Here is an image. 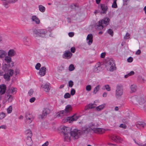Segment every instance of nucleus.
Here are the masks:
<instances>
[{"label":"nucleus","mask_w":146,"mask_h":146,"mask_svg":"<svg viewBox=\"0 0 146 146\" xmlns=\"http://www.w3.org/2000/svg\"><path fill=\"white\" fill-rule=\"evenodd\" d=\"M98 126L97 124L92 122L88 126L84 127V130L86 131V133L92 131L97 134H102L104 133L105 131V129L103 128H98Z\"/></svg>","instance_id":"obj_1"},{"label":"nucleus","mask_w":146,"mask_h":146,"mask_svg":"<svg viewBox=\"0 0 146 146\" xmlns=\"http://www.w3.org/2000/svg\"><path fill=\"white\" fill-rule=\"evenodd\" d=\"M130 101L135 104L142 105L144 104L145 99L143 95L133 96L130 98Z\"/></svg>","instance_id":"obj_2"},{"label":"nucleus","mask_w":146,"mask_h":146,"mask_svg":"<svg viewBox=\"0 0 146 146\" xmlns=\"http://www.w3.org/2000/svg\"><path fill=\"white\" fill-rule=\"evenodd\" d=\"M84 127L81 130H78L77 129H74L69 133L70 135L73 140H75L79 138L81 135L84 133H86V131L84 130Z\"/></svg>","instance_id":"obj_3"},{"label":"nucleus","mask_w":146,"mask_h":146,"mask_svg":"<svg viewBox=\"0 0 146 146\" xmlns=\"http://www.w3.org/2000/svg\"><path fill=\"white\" fill-rule=\"evenodd\" d=\"M72 110V107L70 105H67L64 110L58 112L56 115L57 117H59L64 116L68 115Z\"/></svg>","instance_id":"obj_4"},{"label":"nucleus","mask_w":146,"mask_h":146,"mask_svg":"<svg viewBox=\"0 0 146 146\" xmlns=\"http://www.w3.org/2000/svg\"><path fill=\"white\" fill-rule=\"evenodd\" d=\"M123 93V86L121 85H117L115 91V96L117 99H120L122 97Z\"/></svg>","instance_id":"obj_5"},{"label":"nucleus","mask_w":146,"mask_h":146,"mask_svg":"<svg viewBox=\"0 0 146 146\" xmlns=\"http://www.w3.org/2000/svg\"><path fill=\"white\" fill-rule=\"evenodd\" d=\"M47 31L46 30H35L34 31L33 33L36 37H44Z\"/></svg>","instance_id":"obj_6"},{"label":"nucleus","mask_w":146,"mask_h":146,"mask_svg":"<svg viewBox=\"0 0 146 146\" xmlns=\"http://www.w3.org/2000/svg\"><path fill=\"white\" fill-rule=\"evenodd\" d=\"M110 19L107 17L104 18L101 21H99V27H100V29H102L103 28L109 24Z\"/></svg>","instance_id":"obj_7"},{"label":"nucleus","mask_w":146,"mask_h":146,"mask_svg":"<svg viewBox=\"0 0 146 146\" xmlns=\"http://www.w3.org/2000/svg\"><path fill=\"white\" fill-rule=\"evenodd\" d=\"M106 67L108 70L112 72L115 69V64L112 60H110L107 62Z\"/></svg>","instance_id":"obj_8"},{"label":"nucleus","mask_w":146,"mask_h":146,"mask_svg":"<svg viewBox=\"0 0 146 146\" xmlns=\"http://www.w3.org/2000/svg\"><path fill=\"white\" fill-rule=\"evenodd\" d=\"M110 139L111 140L117 143H121L123 141V139L122 138L116 135H112L110 137Z\"/></svg>","instance_id":"obj_9"},{"label":"nucleus","mask_w":146,"mask_h":146,"mask_svg":"<svg viewBox=\"0 0 146 146\" xmlns=\"http://www.w3.org/2000/svg\"><path fill=\"white\" fill-rule=\"evenodd\" d=\"M59 129L63 133L64 135L69 133V128L65 126H60L59 128Z\"/></svg>","instance_id":"obj_10"},{"label":"nucleus","mask_w":146,"mask_h":146,"mask_svg":"<svg viewBox=\"0 0 146 146\" xmlns=\"http://www.w3.org/2000/svg\"><path fill=\"white\" fill-rule=\"evenodd\" d=\"M25 117L26 122L28 123H31L34 119L32 115L29 113H27L26 114Z\"/></svg>","instance_id":"obj_11"},{"label":"nucleus","mask_w":146,"mask_h":146,"mask_svg":"<svg viewBox=\"0 0 146 146\" xmlns=\"http://www.w3.org/2000/svg\"><path fill=\"white\" fill-rule=\"evenodd\" d=\"M100 8L101 14H105L107 13L108 9L107 5L105 4H101Z\"/></svg>","instance_id":"obj_12"},{"label":"nucleus","mask_w":146,"mask_h":146,"mask_svg":"<svg viewBox=\"0 0 146 146\" xmlns=\"http://www.w3.org/2000/svg\"><path fill=\"white\" fill-rule=\"evenodd\" d=\"M136 125L138 129H142L146 126V124L143 122L138 121L136 123Z\"/></svg>","instance_id":"obj_13"},{"label":"nucleus","mask_w":146,"mask_h":146,"mask_svg":"<svg viewBox=\"0 0 146 146\" xmlns=\"http://www.w3.org/2000/svg\"><path fill=\"white\" fill-rule=\"evenodd\" d=\"M50 84L49 83H46L45 84L41 85V87L46 92H48L50 90Z\"/></svg>","instance_id":"obj_14"},{"label":"nucleus","mask_w":146,"mask_h":146,"mask_svg":"<svg viewBox=\"0 0 146 146\" xmlns=\"http://www.w3.org/2000/svg\"><path fill=\"white\" fill-rule=\"evenodd\" d=\"M72 54L70 52L69 50H68L65 51L63 55V57L65 58L69 59L72 56Z\"/></svg>","instance_id":"obj_15"},{"label":"nucleus","mask_w":146,"mask_h":146,"mask_svg":"<svg viewBox=\"0 0 146 146\" xmlns=\"http://www.w3.org/2000/svg\"><path fill=\"white\" fill-rule=\"evenodd\" d=\"M16 54V52L15 49H9L7 52V55L11 57L14 56Z\"/></svg>","instance_id":"obj_16"},{"label":"nucleus","mask_w":146,"mask_h":146,"mask_svg":"<svg viewBox=\"0 0 146 146\" xmlns=\"http://www.w3.org/2000/svg\"><path fill=\"white\" fill-rule=\"evenodd\" d=\"M101 69L100 64L98 63L96 64L94 67L93 71L95 72H98Z\"/></svg>","instance_id":"obj_17"},{"label":"nucleus","mask_w":146,"mask_h":146,"mask_svg":"<svg viewBox=\"0 0 146 146\" xmlns=\"http://www.w3.org/2000/svg\"><path fill=\"white\" fill-rule=\"evenodd\" d=\"M86 40L89 45L91 44L93 42V36L91 34H88Z\"/></svg>","instance_id":"obj_18"},{"label":"nucleus","mask_w":146,"mask_h":146,"mask_svg":"<svg viewBox=\"0 0 146 146\" xmlns=\"http://www.w3.org/2000/svg\"><path fill=\"white\" fill-rule=\"evenodd\" d=\"M31 19L33 22L35 23L36 24H39L40 23V20L36 15L32 16L31 17Z\"/></svg>","instance_id":"obj_19"},{"label":"nucleus","mask_w":146,"mask_h":146,"mask_svg":"<svg viewBox=\"0 0 146 146\" xmlns=\"http://www.w3.org/2000/svg\"><path fill=\"white\" fill-rule=\"evenodd\" d=\"M6 87L4 84L0 85V95H2L5 92Z\"/></svg>","instance_id":"obj_20"},{"label":"nucleus","mask_w":146,"mask_h":146,"mask_svg":"<svg viewBox=\"0 0 146 146\" xmlns=\"http://www.w3.org/2000/svg\"><path fill=\"white\" fill-rule=\"evenodd\" d=\"M4 60L5 62L9 64L11 62V64H12V66H13V62L12 61V58L11 57L7 56H6L5 57Z\"/></svg>","instance_id":"obj_21"},{"label":"nucleus","mask_w":146,"mask_h":146,"mask_svg":"<svg viewBox=\"0 0 146 146\" xmlns=\"http://www.w3.org/2000/svg\"><path fill=\"white\" fill-rule=\"evenodd\" d=\"M80 117V116L77 115L76 114H74L72 117H70V123H72L73 121H76Z\"/></svg>","instance_id":"obj_22"},{"label":"nucleus","mask_w":146,"mask_h":146,"mask_svg":"<svg viewBox=\"0 0 146 146\" xmlns=\"http://www.w3.org/2000/svg\"><path fill=\"white\" fill-rule=\"evenodd\" d=\"M64 141L67 142L70 141L72 139L69 134V133L64 135Z\"/></svg>","instance_id":"obj_23"},{"label":"nucleus","mask_w":146,"mask_h":146,"mask_svg":"<svg viewBox=\"0 0 146 146\" xmlns=\"http://www.w3.org/2000/svg\"><path fill=\"white\" fill-rule=\"evenodd\" d=\"M46 68L45 67H42L39 70V74L41 76H43L45 74Z\"/></svg>","instance_id":"obj_24"},{"label":"nucleus","mask_w":146,"mask_h":146,"mask_svg":"<svg viewBox=\"0 0 146 146\" xmlns=\"http://www.w3.org/2000/svg\"><path fill=\"white\" fill-rule=\"evenodd\" d=\"M22 40L25 45L27 46H29L31 45V42L27 40V37H23L22 38Z\"/></svg>","instance_id":"obj_25"},{"label":"nucleus","mask_w":146,"mask_h":146,"mask_svg":"<svg viewBox=\"0 0 146 146\" xmlns=\"http://www.w3.org/2000/svg\"><path fill=\"white\" fill-rule=\"evenodd\" d=\"M105 104H103L96 108V110L97 111H100L102 110L106 106Z\"/></svg>","instance_id":"obj_26"},{"label":"nucleus","mask_w":146,"mask_h":146,"mask_svg":"<svg viewBox=\"0 0 146 146\" xmlns=\"http://www.w3.org/2000/svg\"><path fill=\"white\" fill-rule=\"evenodd\" d=\"M26 143L28 145L31 146L33 145V143L31 137H27L26 140Z\"/></svg>","instance_id":"obj_27"},{"label":"nucleus","mask_w":146,"mask_h":146,"mask_svg":"<svg viewBox=\"0 0 146 146\" xmlns=\"http://www.w3.org/2000/svg\"><path fill=\"white\" fill-rule=\"evenodd\" d=\"M7 52L3 50H0V58H4L7 55Z\"/></svg>","instance_id":"obj_28"},{"label":"nucleus","mask_w":146,"mask_h":146,"mask_svg":"<svg viewBox=\"0 0 146 146\" xmlns=\"http://www.w3.org/2000/svg\"><path fill=\"white\" fill-rule=\"evenodd\" d=\"M130 89L132 92H134L136 91L137 86L135 84L132 85L130 86Z\"/></svg>","instance_id":"obj_29"},{"label":"nucleus","mask_w":146,"mask_h":146,"mask_svg":"<svg viewBox=\"0 0 146 146\" xmlns=\"http://www.w3.org/2000/svg\"><path fill=\"white\" fill-rule=\"evenodd\" d=\"M25 133L27 135V137H31L32 135V134L31 130L30 129H28L25 131Z\"/></svg>","instance_id":"obj_30"},{"label":"nucleus","mask_w":146,"mask_h":146,"mask_svg":"<svg viewBox=\"0 0 146 146\" xmlns=\"http://www.w3.org/2000/svg\"><path fill=\"white\" fill-rule=\"evenodd\" d=\"M100 85H98L96 86L94 89L93 91L94 94H96L100 90Z\"/></svg>","instance_id":"obj_31"},{"label":"nucleus","mask_w":146,"mask_h":146,"mask_svg":"<svg viewBox=\"0 0 146 146\" xmlns=\"http://www.w3.org/2000/svg\"><path fill=\"white\" fill-rule=\"evenodd\" d=\"M39 10L41 12L43 13L45 11V7L42 5H40L38 6Z\"/></svg>","instance_id":"obj_32"},{"label":"nucleus","mask_w":146,"mask_h":146,"mask_svg":"<svg viewBox=\"0 0 146 146\" xmlns=\"http://www.w3.org/2000/svg\"><path fill=\"white\" fill-rule=\"evenodd\" d=\"M42 113L44 114L46 116L47 114L50 113V110L49 109L47 108H44L43 111Z\"/></svg>","instance_id":"obj_33"},{"label":"nucleus","mask_w":146,"mask_h":146,"mask_svg":"<svg viewBox=\"0 0 146 146\" xmlns=\"http://www.w3.org/2000/svg\"><path fill=\"white\" fill-rule=\"evenodd\" d=\"M70 117H67L66 118L63 119L62 121V123H65L67 122H68L70 123Z\"/></svg>","instance_id":"obj_34"},{"label":"nucleus","mask_w":146,"mask_h":146,"mask_svg":"<svg viewBox=\"0 0 146 146\" xmlns=\"http://www.w3.org/2000/svg\"><path fill=\"white\" fill-rule=\"evenodd\" d=\"M17 89L16 88L12 87L10 90L11 93L12 94H14L16 93Z\"/></svg>","instance_id":"obj_35"},{"label":"nucleus","mask_w":146,"mask_h":146,"mask_svg":"<svg viewBox=\"0 0 146 146\" xmlns=\"http://www.w3.org/2000/svg\"><path fill=\"white\" fill-rule=\"evenodd\" d=\"M9 74L7 73L5 74L4 75V78L8 80H9L10 78V76L8 74Z\"/></svg>","instance_id":"obj_36"},{"label":"nucleus","mask_w":146,"mask_h":146,"mask_svg":"<svg viewBox=\"0 0 146 146\" xmlns=\"http://www.w3.org/2000/svg\"><path fill=\"white\" fill-rule=\"evenodd\" d=\"M13 73L14 70L12 69H10L8 71L7 73L9 74H8L11 77L13 75Z\"/></svg>","instance_id":"obj_37"},{"label":"nucleus","mask_w":146,"mask_h":146,"mask_svg":"<svg viewBox=\"0 0 146 146\" xmlns=\"http://www.w3.org/2000/svg\"><path fill=\"white\" fill-rule=\"evenodd\" d=\"M8 65L7 64H5L3 65L2 69L5 71H7L8 70Z\"/></svg>","instance_id":"obj_38"},{"label":"nucleus","mask_w":146,"mask_h":146,"mask_svg":"<svg viewBox=\"0 0 146 146\" xmlns=\"http://www.w3.org/2000/svg\"><path fill=\"white\" fill-rule=\"evenodd\" d=\"M94 105L96 106V105L94 103L90 104L88 105V107L89 109H92L95 107V106H94Z\"/></svg>","instance_id":"obj_39"},{"label":"nucleus","mask_w":146,"mask_h":146,"mask_svg":"<svg viewBox=\"0 0 146 146\" xmlns=\"http://www.w3.org/2000/svg\"><path fill=\"white\" fill-rule=\"evenodd\" d=\"M12 111V107L11 106H10L7 109V112L8 113H11Z\"/></svg>","instance_id":"obj_40"},{"label":"nucleus","mask_w":146,"mask_h":146,"mask_svg":"<svg viewBox=\"0 0 146 146\" xmlns=\"http://www.w3.org/2000/svg\"><path fill=\"white\" fill-rule=\"evenodd\" d=\"M86 90L88 92L90 91L92 89V87L91 85H88L86 86Z\"/></svg>","instance_id":"obj_41"},{"label":"nucleus","mask_w":146,"mask_h":146,"mask_svg":"<svg viewBox=\"0 0 146 146\" xmlns=\"http://www.w3.org/2000/svg\"><path fill=\"white\" fill-rule=\"evenodd\" d=\"M117 1L116 0H113V2L112 5L113 8H116L117 7V5L116 3Z\"/></svg>","instance_id":"obj_42"},{"label":"nucleus","mask_w":146,"mask_h":146,"mask_svg":"<svg viewBox=\"0 0 146 146\" xmlns=\"http://www.w3.org/2000/svg\"><path fill=\"white\" fill-rule=\"evenodd\" d=\"M5 116V113L3 112L0 113V119H3Z\"/></svg>","instance_id":"obj_43"},{"label":"nucleus","mask_w":146,"mask_h":146,"mask_svg":"<svg viewBox=\"0 0 146 146\" xmlns=\"http://www.w3.org/2000/svg\"><path fill=\"white\" fill-rule=\"evenodd\" d=\"M3 4L5 7L6 8H7L9 7V5L8 4L9 3H10L9 2V1H5L4 2H3Z\"/></svg>","instance_id":"obj_44"},{"label":"nucleus","mask_w":146,"mask_h":146,"mask_svg":"<svg viewBox=\"0 0 146 146\" xmlns=\"http://www.w3.org/2000/svg\"><path fill=\"white\" fill-rule=\"evenodd\" d=\"M74 69V65L72 64H70L69 67V70L70 71H72Z\"/></svg>","instance_id":"obj_45"},{"label":"nucleus","mask_w":146,"mask_h":146,"mask_svg":"<svg viewBox=\"0 0 146 146\" xmlns=\"http://www.w3.org/2000/svg\"><path fill=\"white\" fill-rule=\"evenodd\" d=\"M46 116L44 114L42 113V114H40L38 115V118H39L40 119H42L45 117Z\"/></svg>","instance_id":"obj_46"},{"label":"nucleus","mask_w":146,"mask_h":146,"mask_svg":"<svg viewBox=\"0 0 146 146\" xmlns=\"http://www.w3.org/2000/svg\"><path fill=\"white\" fill-rule=\"evenodd\" d=\"M104 87L107 91H110L111 90V88L109 85H105L104 86Z\"/></svg>","instance_id":"obj_47"},{"label":"nucleus","mask_w":146,"mask_h":146,"mask_svg":"<svg viewBox=\"0 0 146 146\" xmlns=\"http://www.w3.org/2000/svg\"><path fill=\"white\" fill-rule=\"evenodd\" d=\"M13 96L11 95H9L8 99V101L9 102H11L13 100Z\"/></svg>","instance_id":"obj_48"},{"label":"nucleus","mask_w":146,"mask_h":146,"mask_svg":"<svg viewBox=\"0 0 146 146\" xmlns=\"http://www.w3.org/2000/svg\"><path fill=\"white\" fill-rule=\"evenodd\" d=\"M41 66L40 64L39 63H37L35 66V68L36 70H39L40 69V68Z\"/></svg>","instance_id":"obj_49"},{"label":"nucleus","mask_w":146,"mask_h":146,"mask_svg":"<svg viewBox=\"0 0 146 146\" xmlns=\"http://www.w3.org/2000/svg\"><path fill=\"white\" fill-rule=\"evenodd\" d=\"M74 85L73 82L72 80H70L68 82V86L69 87L71 88Z\"/></svg>","instance_id":"obj_50"},{"label":"nucleus","mask_w":146,"mask_h":146,"mask_svg":"<svg viewBox=\"0 0 146 146\" xmlns=\"http://www.w3.org/2000/svg\"><path fill=\"white\" fill-rule=\"evenodd\" d=\"M70 95L68 93H66L64 95V98H70Z\"/></svg>","instance_id":"obj_51"},{"label":"nucleus","mask_w":146,"mask_h":146,"mask_svg":"<svg viewBox=\"0 0 146 146\" xmlns=\"http://www.w3.org/2000/svg\"><path fill=\"white\" fill-rule=\"evenodd\" d=\"M138 80L142 83H143L144 82V79L141 77H139L138 78Z\"/></svg>","instance_id":"obj_52"},{"label":"nucleus","mask_w":146,"mask_h":146,"mask_svg":"<svg viewBox=\"0 0 146 146\" xmlns=\"http://www.w3.org/2000/svg\"><path fill=\"white\" fill-rule=\"evenodd\" d=\"M108 33L110 34L111 36H113V31L111 29H109L108 31Z\"/></svg>","instance_id":"obj_53"},{"label":"nucleus","mask_w":146,"mask_h":146,"mask_svg":"<svg viewBox=\"0 0 146 146\" xmlns=\"http://www.w3.org/2000/svg\"><path fill=\"white\" fill-rule=\"evenodd\" d=\"M130 37V35L128 33H126L125 36H124V38L125 39H127L129 38Z\"/></svg>","instance_id":"obj_54"},{"label":"nucleus","mask_w":146,"mask_h":146,"mask_svg":"<svg viewBox=\"0 0 146 146\" xmlns=\"http://www.w3.org/2000/svg\"><path fill=\"white\" fill-rule=\"evenodd\" d=\"M75 93V90L74 89H72L70 91L71 94L73 96L74 95Z\"/></svg>","instance_id":"obj_55"},{"label":"nucleus","mask_w":146,"mask_h":146,"mask_svg":"<svg viewBox=\"0 0 146 146\" xmlns=\"http://www.w3.org/2000/svg\"><path fill=\"white\" fill-rule=\"evenodd\" d=\"M33 92H34V91L33 89H30L29 92L28 93H29V95L30 96H31V95H32L33 94Z\"/></svg>","instance_id":"obj_56"},{"label":"nucleus","mask_w":146,"mask_h":146,"mask_svg":"<svg viewBox=\"0 0 146 146\" xmlns=\"http://www.w3.org/2000/svg\"><path fill=\"white\" fill-rule=\"evenodd\" d=\"M35 97H33L30 99L29 102L31 103H33L35 102Z\"/></svg>","instance_id":"obj_57"},{"label":"nucleus","mask_w":146,"mask_h":146,"mask_svg":"<svg viewBox=\"0 0 146 146\" xmlns=\"http://www.w3.org/2000/svg\"><path fill=\"white\" fill-rule=\"evenodd\" d=\"M119 127H121L123 128L124 129H125L126 128V126L125 125V124H121L119 126Z\"/></svg>","instance_id":"obj_58"},{"label":"nucleus","mask_w":146,"mask_h":146,"mask_svg":"<svg viewBox=\"0 0 146 146\" xmlns=\"http://www.w3.org/2000/svg\"><path fill=\"white\" fill-rule=\"evenodd\" d=\"M133 59L132 57H130L129 58L127 59V61L128 62H131L133 61Z\"/></svg>","instance_id":"obj_59"},{"label":"nucleus","mask_w":146,"mask_h":146,"mask_svg":"<svg viewBox=\"0 0 146 146\" xmlns=\"http://www.w3.org/2000/svg\"><path fill=\"white\" fill-rule=\"evenodd\" d=\"M17 1V0H9V2L10 3H14Z\"/></svg>","instance_id":"obj_60"},{"label":"nucleus","mask_w":146,"mask_h":146,"mask_svg":"<svg viewBox=\"0 0 146 146\" xmlns=\"http://www.w3.org/2000/svg\"><path fill=\"white\" fill-rule=\"evenodd\" d=\"M76 7V5L75 4H72L70 5V7L72 9L75 8Z\"/></svg>","instance_id":"obj_61"},{"label":"nucleus","mask_w":146,"mask_h":146,"mask_svg":"<svg viewBox=\"0 0 146 146\" xmlns=\"http://www.w3.org/2000/svg\"><path fill=\"white\" fill-rule=\"evenodd\" d=\"M75 48L74 47H73L71 48V51L72 53H74L75 52Z\"/></svg>","instance_id":"obj_62"},{"label":"nucleus","mask_w":146,"mask_h":146,"mask_svg":"<svg viewBox=\"0 0 146 146\" xmlns=\"http://www.w3.org/2000/svg\"><path fill=\"white\" fill-rule=\"evenodd\" d=\"M141 53V50H140L139 49L135 52V54L136 55H139Z\"/></svg>","instance_id":"obj_63"},{"label":"nucleus","mask_w":146,"mask_h":146,"mask_svg":"<svg viewBox=\"0 0 146 146\" xmlns=\"http://www.w3.org/2000/svg\"><path fill=\"white\" fill-rule=\"evenodd\" d=\"M48 145V141H46L44 143L42 146H47Z\"/></svg>","instance_id":"obj_64"}]
</instances>
